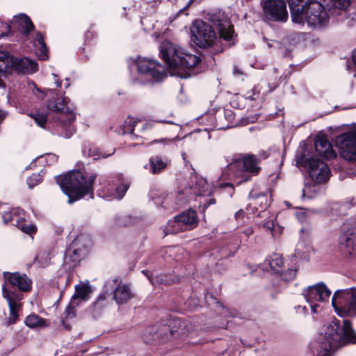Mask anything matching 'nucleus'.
<instances>
[{
    "label": "nucleus",
    "mask_w": 356,
    "mask_h": 356,
    "mask_svg": "<svg viewBox=\"0 0 356 356\" xmlns=\"http://www.w3.org/2000/svg\"><path fill=\"white\" fill-rule=\"evenodd\" d=\"M332 306L341 317H356V289L336 291L332 298Z\"/></svg>",
    "instance_id": "6"
},
{
    "label": "nucleus",
    "mask_w": 356,
    "mask_h": 356,
    "mask_svg": "<svg viewBox=\"0 0 356 356\" xmlns=\"http://www.w3.org/2000/svg\"><path fill=\"white\" fill-rule=\"evenodd\" d=\"M113 300L118 305L126 303L134 297L129 286L122 282H119L113 291Z\"/></svg>",
    "instance_id": "21"
},
{
    "label": "nucleus",
    "mask_w": 356,
    "mask_h": 356,
    "mask_svg": "<svg viewBox=\"0 0 356 356\" xmlns=\"http://www.w3.org/2000/svg\"><path fill=\"white\" fill-rule=\"evenodd\" d=\"M3 277L12 286L17 287L22 291H29L31 289L32 282L25 274L4 272Z\"/></svg>",
    "instance_id": "17"
},
{
    "label": "nucleus",
    "mask_w": 356,
    "mask_h": 356,
    "mask_svg": "<svg viewBox=\"0 0 356 356\" xmlns=\"http://www.w3.org/2000/svg\"><path fill=\"white\" fill-rule=\"evenodd\" d=\"M34 46L36 48L38 56L41 60H45L47 58V48L44 41L43 35L37 32L34 40Z\"/></svg>",
    "instance_id": "27"
},
{
    "label": "nucleus",
    "mask_w": 356,
    "mask_h": 356,
    "mask_svg": "<svg viewBox=\"0 0 356 356\" xmlns=\"http://www.w3.org/2000/svg\"><path fill=\"white\" fill-rule=\"evenodd\" d=\"M74 293L72 296L71 300L74 302H85L89 298V296L92 292V289L88 282H81L76 284L74 288Z\"/></svg>",
    "instance_id": "25"
},
{
    "label": "nucleus",
    "mask_w": 356,
    "mask_h": 356,
    "mask_svg": "<svg viewBox=\"0 0 356 356\" xmlns=\"http://www.w3.org/2000/svg\"><path fill=\"white\" fill-rule=\"evenodd\" d=\"M259 161L253 154H234L232 161L223 169L222 176L224 179H237L238 184L250 180L252 175L259 173L261 168Z\"/></svg>",
    "instance_id": "4"
},
{
    "label": "nucleus",
    "mask_w": 356,
    "mask_h": 356,
    "mask_svg": "<svg viewBox=\"0 0 356 356\" xmlns=\"http://www.w3.org/2000/svg\"><path fill=\"white\" fill-rule=\"evenodd\" d=\"M292 21L313 29L327 26L329 15L324 6L316 0H288Z\"/></svg>",
    "instance_id": "1"
},
{
    "label": "nucleus",
    "mask_w": 356,
    "mask_h": 356,
    "mask_svg": "<svg viewBox=\"0 0 356 356\" xmlns=\"http://www.w3.org/2000/svg\"><path fill=\"white\" fill-rule=\"evenodd\" d=\"M91 245L90 237L86 234H80L72 241L67 254L72 261H79L86 255L88 250Z\"/></svg>",
    "instance_id": "14"
},
{
    "label": "nucleus",
    "mask_w": 356,
    "mask_h": 356,
    "mask_svg": "<svg viewBox=\"0 0 356 356\" xmlns=\"http://www.w3.org/2000/svg\"><path fill=\"white\" fill-rule=\"evenodd\" d=\"M95 174L83 175L80 171H73L63 176H57L56 182L65 194L68 196V203L83 197L93 192V183L96 179Z\"/></svg>",
    "instance_id": "3"
},
{
    "label": "nucleus",
    "mask_w": 356,
    "mask_h": 356,
    "mask_svg": "<svg viewBox=\"0 0 356 356\" xmlns=\"http://www.w3.org/2000/svg\"><path fill=\"white\" fill-rule=\"evenodd\" d=\"M134 63L138 72L144 75L149 81H159L166 76L163 67L154 60L138 57Z\"/></svg>",
    "instance_id": "12"
},
{
    "label": "nucleus",
    "mask_w": 356,
    "mask_h": 356,
    "mask_svg": "<svg viewBox=\"0 0 356 356\" xmlns=\"http://www.w3.org/2000/svg\"><path fill=\"white\" fill-rule=\"evenodd\" d=\"M136 145V143H132V144L129 145V147H135Z\"/></svg>",
    "instance_id": "60"
},
{
    "label": "nucleus",
    "mask_w": 356,
    "mask_h": 356,
    "mask_svg": "<svg viewBox=\"0 0 356 356\" xmlns=\"http://www.w3.org/2000/svg\"><path fill=\"white\" fill-rule=\"evenodd\" d=\"M53 76L54 77V83L56 84V86L57 88H60L61 86V81L57 79V76L55 74H53Z\"/></svg>",
    "instance_id": "49"
},
{
    "label": "nucleus",
    "mask_w": 356,
    "mask_h": 356,
    "mask_svg": "<svg viewBox=\"0 0 356 356\" xmlns=\"http://www.w3.org/2000/svg\"><path fill=\"white\" fill-rule=\"evenodd\" d=\"M268 265L270 269L276 273H281V268L283 265L282 257L277 254H274L265 261V265Z\"/></svg>",
    "instance_id": "28"
},
{
    "label": "nucleus",
    "mask_w": 356,
    "mask_h": 356,
    "mask_svg": "<svg viewBox=\"0 0 356 356\" xmlns=\"http://www.w3.org/2000/svg\"><path fill=\"white\" fill-rule=\"evenodd\" d=\"M62 322H63V325H64V327H65L66 329H69V327H68L67 325H65V322H64V321H63V320L62 321Z\"/></svg>",
    "instance_id": "59"
},
{
    "label": "nucleus",
    "mask_w": 356,
    "mask_h": 356,
    "mask_svg": "<svg viewBox=\"0 0 356 356\" xmlns=\"http://www.w3.org/2000/svg\"><path fill=\"white\" fill-rule=\"evenodd\" d=\"M106 299V293H103L102 295L99 296L98 300H97V302L100 301V300H104Z\"/></svg>",
    "instance_id": "54"
},
{
    "label": "nucleus",
    "mask_w": 356,
    "mask_h": 356,
    "mask_svg": "<svg viewBox=\"0 0 356 356\" xmlns=\"http://www.w3.org/2000/svg\"><path fill=\"white\" fill-rule=\"evenodd\" d=\"M6 35H7V33H3H3H1L0 34V38L3 37V36H6Z\"/></svg>",
    "instance_id": "58"
},
{
    "label": "nucleus",
    "mask_w": 356,
    "mask_h": 356,
    "mask_svg": "<svg viewBox=\"0 0 356 356\" xmlns=\"http://www.w3.org/2000/svg\"><path fill=\"white\" fill-rule=\"evenodd\" d=\"M255 120H256V119H252V120H250V122H254Z\"/></svg>",
    "instance_id": "62"
},
{
    "label": "nucleus",
    "mask_w": 356,
    "mask_h": 356,
    "mask_svg": "<svg viewBox=\"0 0 356 356\" xmlns=\"http://www.w3.org/2000/svg\"><path fill=\"white\" fill-rule=\"evenodd\" d=\"M336 145L341 157L350 163L356 162V131L338 136Z\"/></svg>",
    "instance_id": "11"
},
{
    "label": "nucleus",
    "mask_w": 356,
    "mask_h": 356,
    "mask_svg": "<svg viewBox=\"0 0 356 356\" xmlns=\"http://www.w3.org/2000/svg\"><path fill=\"white\" fill-rule=\"evenodd\" d=\"M250 202L246 207L247 211L251 210L254 213L259 209H265L269 205L267 195L265 193H257L251 192L250 194Z\"/></svg>",
    "instance_id": "19"
},
{
    "label": "nucleus",
    "mask_w": 356,
    "mask_h": 356,
    "mask_svg": "<svg viewBox=\"0 0 356 356\" xmlns=\"http://www.w3.org/2000/svg\"><path fill=\"white\" fill-rule=\"evenodd\" d=\"M234 74H241L242 72L241 71H239L236 67H235L234 69Z\"/></svg>",
    "instance_id": "56"
},
{
    "label": "nucleus",
    "mask_w": 356,
    "mask_h": 356,
    "mask_svg": "<svg viewBox=\"0 0 356 356\" xmlns=\"http://www.w3.org/2000/svg\"><path fill=\"white\" fill-rule=\"evenodd\" d=\"M79 305V302L70 300L69 305L65 310V318L67 319L73 318L76 316V308Z\"/></svg>",
    "instance_id": "34"
},
{
    "label": "nucleus",
    "mask_w": 356,
    "mask_h": 356,
    "mask_svg": "<svg viewBox=\"0 0 356 356\" xmlns=\"http://www.w3.org/2000/svg\"><path fill=\"white\" fill-rule=\"evenodd\" d=\"M42 181V175L40 174H33L27 179V184L29 188H33Z\"/></svg>",
    "instance_id": "40"
},
{
    "label": "nucleus",
    "mask_w": 356,
    "mask_h": 356,
    "mask_svg": "<svg viewBox=\"0 0 356 356\" xmlns=\"http://www.w3.org/2000/svg\"><path fill=\"white\" fill-rule=\"evenodd\" d=\"M129 187V184L126 183H122L120 186L116 188V193L114 196L115 198L121 199L124 195L125 193L127 192V189Z\"/></svg>",
    "instance_id": "42"
},
{
    "label": "nucleus",
    "mask_w": 356,
    "mask_h": 356,
    "mask_svg": "<svg viewBox=\"0 0 356 356\" xmlns=\"http://www.w3.org/2000/svg\"><path fill=\"white\" fill-rule=\"evenodd\" d=\"M2 296L7 300L9 306L10 318L8 319V324H13L18 318L17 312L21 307V304L19 301L22 299V296L10 293L6 289L5 284L2 286Z\"/></svg>",
    "instance_id": "16"
},
{
    "label": "nucleus",
    "mask_w": 356,
    "mask_h": 356,
    "mask_svg": "<svg viewBox=\"0 0 356 356\" xmlns=\"http://www.w3.org/2000/svg\"><path fill=\"white\" fill-rule=\"evenodd\" d=\"M137 122L134 120H130L129 122L126 121L124 124V133H127L128 136L131 140H134L138 138V136L134 134V127L136 126Z\"/></svg>",
    "instance_id": "37"
},
{
    "label": "nucleus",
    "mask_w": 356,
    "mask_h": 356,
    "mask_svg": "<svg viewBox=\"0 0 356 356\" xmlns=\"http://www.w3.org/2000/svg\"><path fill=\"white\" fill-rule=\"evenodd\" d=\"M352 58H353V61L354 63V65L356 67V49L353 52Z\"/></svg>",
    "instance_id": "53"
},
{
    "label": "nucleus",
    "mask_w": 356,
    "mask_h": 356,
    "mask_svg": "<svg viewBox=\"0 0 356 356\" xmlns=\"http://www.w3.org/2000/svg\"><path fill=\"white\" fill-rule=\"evenodd\" d=\"M25 324L31 328L45 326V320L36 314L28 316L25 320Z\"/></svg>",
    "instance_id": "29"
},
{
    "label": "nucleus",
    "mask_w": 356,
    "mask_h": 356,
    "mask_svg": "<svg viewBox=\"0 0 356 356\" xmlns=\"http://www.w3.org/2000/svg\"><path fill=\"white\" fill-rule=\"evenodd\" d=\"M341 250L347 255H353L356 252V236L354 234L344 233L339 239Z\"/></svg>",
    "instance_id": "20"
},
{
    "label": "nucleus",
    "mask_w": 356,
    "mask_h": 356,
    "mask_svg": "<svg viewBox=\"0 0 356 356\" xmlns=\"http://www.w3.org/2000/svg\"><path fill=\"white\" fill-rule=\"evenodd\" d=\"M315 149L317 154L325 159H330L337 156L332 145L324 137H321L316 140Z\"/></svg>",
    "instance_id": "23"
},
{
    "label": "nucleus",
    "mask_w": 356,
    "mask_h": 356,
    "mask_svg": "<svg viewBox=\"0 0 356 356\" xmlns=\"http://www.w3.org/2000/svg\"><path fill=\"white\" fill-rule=\"evenodd\" d=\"M117 279H112L111 280L107 281L105 284V288L106 291H108L109 290H112L115 285L117 284Z\"/></svg>",
    "instance_id": "46"
},
{
    "label": "nucleus",
    "mask_w": 356,
    "mask_h": 356,
    "mask_svg": "<svg viewBox=\"0 0 356 356\" xmlns=\"http://www.w3.org/2000/svg\"><path fill=\"white\" fill-rule=\"evenodd\" d=\"M191 40L199 47L206 48L211 46L216 35L210 24L202 20H196L191 29Z\"/></svg>",
    "instance_id": "7"
},
{
    "label": "nucleus",
    "mask_w": 356,
    "mask_h": 356,
    "mask_svg": "<svg viewBox=\"0 0 356 356\" xmlns=\"http://www.w3.org/2000/svg\"><path fill=\"white\" fill-rule=\"evenodd\" d=\"M16 213V210H13L10 212H6L3 214V220L5 223H8L9 222H12L15 220V215Z\"/></svg>",
    "instance_id": "45"
},
{
    "label": "nucleus",
    "mask_w": 356,
    "mask_h": 356,
    "mask_svg": "<svg viewBox=\"0 0 356 356\" xmlns=\"http://www.w3.org/2000/svg\"><path fill=\"white\" fill-rule=\"evenodd\" d=\"M179 140V137H175L173 138H161L159 140H152L150 144L154 145L156 143H161L164 147L169 146L171 147H177V142Z\"/></svg>",
    "instance_id": "36"
},
{
    "label": "nucleus",
    "mask_w": 356,
    "mask_h": 356,
    "mask_svg": "<svg viewBox=\"0 0 356 356\" xmlns=\"http://www.w3.org/2000/svg\"><path fill=\"white\" fill-rule=\"evenodd\" d=\"M244 216H245V211L243 209L238 210L234 214V218L236 220H243Z\"/></svg>",
    "instance_id": "48"
},
{
    "label": "nucleus",
    "mask_w": 356,
    "mask_h": 356,
    "mask_svg": "<svg viewBox=\"0 0 356 356\" xmlns=\"http://www.w3.org/2000/svg\"><path fill=\"white\" fill-rule=\"evenodd\" d=\"M197 213L193 209H188L170 220L166 226V234H175L180 232L192 229L198 225Z\"/></svg>",
    "instance_id": "9"
},
{
    "label": "nucleus",
    "mask_w": 356,
    "mask_h": 356,
    "mask_svg": "<svg viewBox=\"0 0 356 356\" xmlns=\"http://www.w3.org/2000/svg\"><path fill=\"white\" fill-rule=\"evenodd\" d=\"M170 161L166 157L154 156L149 159V163L145 168L153 175L163 172L168 165Z\"/></svg>",
    "instance_id": "22"
},
{
    "label": "nucleus",
    "mask_w": 356,
    "mask_h": 356,
    "mask_svg": "<svg viewBox=\"0 0 356 356\" xmlns=\"http://www.w3.org/2000/svg\"><path fill=\"white\" fill-rule=\"evenodd\" d=\"M15 221L16 226L26 234H31L34 233L36 230V227L34 225L26 223L25 220L22 218H17Z\"/></svg>",
    "instance_id": "31"
},
{
    "label": "nucleus",
    "mask_w": 356,
    "mask_h": 356,
    "mask_svg": "<svg viewBox=\"0 0 356 356\" xmlns=\"http://www.w3.org/2000/svg\"><path fill=\"white\" fill-rule=\"evenodd\" d=\"M264 17L268 21L286 22L289 15L286 4L283 0H263Z\"/></svg>",
    "instance_id": "10"
},
{
    "label": "nucleus",
    "mask_w": 356,
    "mask_h": 356,
    "mask_svg": "<svg viewBox=\"0 0 356 356\" xmlns=\"http://www.w3.org/2000/svg\"><path fill=\"white\" fill-rule=\"evenodd\" d=\"M6 116V113L3 111H1V110H0V124L4 120Z\"/></svg>",
    "instance_id": "52"
},
{
    "label": "nucleus",
    "mask_w": 356,
    "mask_h": 356,
    "mask_svg": "<svg viewBox=\"0 0 356 356\" xmlns=\"http://www.w3.org/2000/svg\"><path fill=\"white\" fill-rule=\"evenodd\" d=\"M49 92H51V94L52 93L53 90H48Z\"/></svg>",
    "instance_id": "63"
},
{
    "label": "nucleus",
    "mask_w": 356,
    "mask_h": 356,
    "mask_svg": "<svg viewBox=\"0 0 356 356\" xmlns=\"http://www.w3.org/2000/svg\"><path fill=\"white\" fill-rule=\"evenodd\" d=\"M297 312H298V310H302V311H307V308L306 307H301V306H298L297 307Z\"/></svg>",
    "instance_id": "57"
},
{
    "label": "nucleus",
    "mask_w": 356,
    "mask_h": 356,
    "mask_svg": "<svg viewBox=\"0 0 356 356\" xmlns=\"http://www.w3.org/2000/svg\"><path fill=\"white\" fill-rule=\"evenodd\" d=\"M160 53L170 68L191 70L200 62L198 56L184 52L179 47L169 41L161 44Z\"/></svg>",
    "instance_id": "5"
},
{
    "label": "nucleus",
    "mask_w": 356,
    "mask_h": 356,
    "mask_svg": "<svg viewBox=\"0 0 356 356\" xmlns=\"http://www.w3.org/2000/svg\"><path fill=\"white\" fill-rule=\"evenodd\" d=\"M10 60V72L15 70L19 73L33 74L38 70L37 63L28 58L14 57Z\"/></svg>",
    "instance_id": "18"
},
{
    "label": "nucleus",
    "mask_w": 356,
    "mask_h": 356,
    "mask_svg": "<svg viewBox=\"0 0 356 356\" xmlns=\"http://www.w3.org/2000/svg\"><path fill=\"white\" fill-rule=\"evenodd\" d=\"M159 122H161V123H168V124H175L177 126L179 127V128H180V125L178 124L177 123H175V122H172L171 120H158Z\"/></svg>",
    "instance_id": "50"
},
{
    "label": "nucleus",
    "mask_w": 356,
    "mask_h": 356,
    "mask_svg": "<svg viewBox=\"0 0 356 356\" xmlns=\"http://www.w3.org/2000/svg\"><path fill=\"white\" fill-rule=\"evenodd\" d=\"M314 188L315 186H305V188L302 189V197H307L309 199L313 198L314 195V194H312V191H316Z\"/></svg>",
    "instance_id": "44"
},
{
    "label": "nucleus",
    "mask_w": 356,
    "mask_h": 356,
    "mask_svg": "<svg viewBox=\"0 0 356 356\" xmlns=\"http://www.w3.org/2000/svg\"><path fill=\"white\" fill-rule=\"evenodd\" d=\"M216 26L221 38L230 41L234 37V26L229 19H218Z\"/></svg>",
    "instance_id": "26"
},
{
    "label": "nucleus",
    "mask_w": 356,
    "mask_h": 356,
    "mask_svg": "<svg viewBox=\"0 0 356 356\" xmlns=\"http://www.w3.org/2000/svg\"><path fill=\"white\" fill-rule=\"evenodd\" d=\"M143 273L145 275V276L148 278L149 282L154 285L156 284V282L161 283V284H170L172 282V280L168 279L166 275H161L158 277H156V280H154V279L152 277V274L149 273L147 270H143Z\"/></svg>",
    "instance_id": "32"
},
{
    "label": "nucleus",
    "mask_w": 356,
    "mask_h": 356,
    "mask_svg": "<svg viewBox=\"0 0 356 356\" xmlns=\"http://www.w3.org/2000/svg\"><path fill=\"white\" fill-rule=\"evenodd\" d=\"M301 232H305L307 234H310V233H311V229H310L309 228H305H305H302V229H301Z\"/></svg>",
    "instance_id": "55"
},
{
    "label": "nucleus",
    "mask_w": 356,
    "mask_h": 356,
    "mask_svg": "<svg viewBox=\"0 0 356 356\" xmlns=\"http://www.w3.org/2000/svg\"><path fill=\"white\" fill-rule=\"evenodd\" d=\"M186 153H182V157L184 159H185Z\"/></svg>",
    "instance_id": "61"
},
{
    "label": "nucleus",
    "mask_w": 356,
    "mask_h": 356,
    "mask_svg": "<svg viewBox=\"0 0 356 356\" xmlns=\"http://www.w3.org/2000/svg\"><path fill=\"white\" fill-rule=\"evenodd\" d=\"M14 56L8 52L0 50V71L10 72V60H13Z\"/></svg>",
    "instance_id": "30"
},
{
    "label": "nucleus",
    "mask_w": 356,
    "mask_h": 356,
    "mask_svg": "<svg viewBox=\"0 0 356 356\" xmlns=\"http://www.w3.org/2000/svg\"><path fill=\"white\" fill-rule=\"evenodd\" d=\"M331 293V291L323 282H319L309 286L305 288L302 291V295L309 304L311 311L313 314L318 313V308L319 307L318 302L327 301Z\"/></svg>",
    "instance_id": "8"
},
{
    "label": "nucleus",
    "mask_w": 356,
    "mask_h": 356,
    "mask_svg": "<svg viewBox=\"0 0 356 356\" xmlns=\"http://www.w3.org/2000/svg\"><path fill=\"white\" fill-rule=\"evenodd\" d=\"M172 321L157 323L147 327L143 337L145 343L165 342L173 334L174 331L170 328Z\"/></svg>",
    "instance_id": "13"
},
{
    "label": "nucleus",
    "mask_w": 356,
    "mask_h": 356,
    "mask_svg": "<svg viewBox=\"0 0 356 356\" xmlns=\"http://www.w3.org/2000/svg\"><path fill=\"white\" fill-rule=\"evenodd\" d=\"M281 278L286 282L292 281L296 276V270L289 268L286 271L280 273Z\"/></svg>",
    "instance_id": "39"
},
{
    "label": "nucleus",
    "mask_w": 356,
    "mask_h": 356,
    "mask_svg": "<svg viewBox=\"0 0 356 356\" xmlns=\"http://www.w3.org/2000/svg\"><path fill=\"white\" fill-rule=\"evenodd\" d=\"M308 172L312 180L316 183L327 181L330 177L327 165L321 159H309L307 161Z\"/></svg>",
    "instance_id": "15"
},
{
    "label": "nucleus",
    "mask_w": 356,
    "mask_h": 356,
    "mask_svg": "<svg viewBox=\"0 0 356 356\" xmlns=\"http://www.w3.org/2000/svg\"><path fill=\"white\" fill-rule=\"evenodd\" d=\"M332 7L341 12H346L350 5V0H330Z\"/></svg>",
    "instance_id": "33"
},
{
    "label": "nucleus",
    "mask_w": 356,
    "mask_h": 356,
    "mask_svg": "<svg viewBox=\"0 0 356 356\" xmlns=\"http://www.w3.org/2000/svg\"><path fill=\"white\" fill-rule=\"evenodd\" d=\"M30 116L34 119L36 124L41 127H44V126L46 124L47 122V117L44 115L40 114V113H31Z\"/></svg>",
    "instance_id": "41"
},
{
    "label": "nucleus",
    "mask_w": 356,
    "mask_h": 356,
    "mask_svg": "<svg viewBox=\"0 0 356 356\" xmlns=\"http://www.w3.org/2000/svg\"><path fill=\"white\" fill-rule=\"evenodd\" d=\"M254 229L252 227H248L244 229L241 234L244 235L245 238H243L241 236H238L239 238H237V243H241L243 241H247L248 238L253 234Z\"/></svg>",
    "instance_id": "43"
},
{
    "label": "nucleus",
    "mask_w": 356,
    "mask_h": 356,
    "mask_svg": "<svg viewBox=\"0 0 356 356\" xmlns=\"http://www.w3.org/2000/svg\"><path fill=\"white\" fill-rule=\"evenodd\" d=\"M264 228L272 231L274 228V222L273 219L266 220L263 224Z\"/></svg>",
    "instance_id": "47"
},
{
    "label": "nucleus",
    "mask_w": 356,
    "mask_h": 356,
    "mask_svg": "<svg viewBox=\"0 0 356 356\" xmlns=\"http://www.w3.org/2000/svg\"><path fill=\"white\" fill-rule=\"evenodd\" d=\"M12 24L26 36H27L34 28L30 18L24 14H19L15 16L12 20Z\"/></svg>",
    "instance_id": "24"
},
{
    "label": "nucleus",
    "mask_w": 356,
    "mask_h": 356,
    "mask_svg": "<svg viewBox=\"0 0 356 356\" xmlns=\"http://www.w3.org/2000/svg\"><path fill=\"white\" fill-rule=\"evenodd\" d=\"M35 261L38 263L40 267H44L50 261L49 254L47 252L39 253L35 257Z\"/></svg>",
    "instance_id": "38"
},
{
    "label": "nucleus",
    "mask_w": 356,
    "mask_h": 356,
    "mask_svg": "<svg viewBox=\"0 0 356 356\" xmlns=\"http://www.w3.org/2000/svg\"><path fill=\"white\" fill-rule=\"evenodd\" d=\"M67 116H68V122L70 123L72 122V121L74 120L75 119V115L72 112H70L67 113Z\"/></svg>",
    "instance_id": "51"
},
{
    "label": "nucleus",
    "mask_w": 356,
    "mask_h": 356,
    "mask_svg": "<svg viewBox=\"0 0 356 356\" xmlns=\"http://www.w3.org/2000/svg\"><path fill=\"white\" fill-rule=\"evenodd\" d=\"M48 108L58 113L65 112V99H58V102H49L47 104Z\"/></svg>",
    "instance_id": "35"
},
{
    "label": "nucleus",
    "mask_w": 356,
    "mask_h": 356,
    "mask_svg": "<svg viewBox=\"0 0 356 356\" xmlns=\"http://www.w3.org/2000/svg\"><path fill=\"white\" fill-rule=\"evenodd\" d=\"M118 225H122V224L121 222H118Z\"/></svg>",
    "instance_id": "64"
},
{
    "label": "nucleus",
    "mask_w": 356,
    "mask_h": 356,
    "mask_svg": "<svg viewBox=\"0 0 356 356\" xmlns=\"http://www.w3.org/2000/svg\"><path fill=\"white\" fill-rule=\"evenodd\" d=\"M323 341L317 348L316 356H331L332 351L347 343H356V333L350 321L343 320L342 324L334 319L327 324Z\"/></svg>",
    "instance_id": "2"
}]
</instances>
